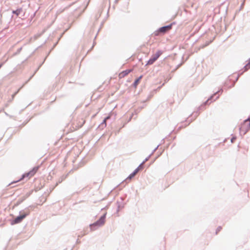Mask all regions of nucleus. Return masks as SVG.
I'll use <instances>...</instances> for the list:
<instances>
[{"label":"nucleus","mask_w":250,"mask_h":250,"mask_svg":"<svg viewBox=\"0 0 250 250\" xmlns=\"http://www.w3.org/2000/svg\"><path fill=\"white\" fill-rule=\"evenodd\" d=\"M161 145V144H159V145H158L153 150L150 154L152 155L154 154V153L157 150V149L158 148V147Z\"/></svg>","instance_id":"6ab92c4d"},{"label":"nucleus","mask_w":250,"mask_h":250,"mask_svg":"<svg viewBox=\"0 0 250 250\" xmlns=\"http://www.w3.org/2000/svg\"><path fill=\"white\" fill-rule=\"evenodd\" d=\"M118 1H119V0H115L114 2L115 3H117L118 2Z\"/></svg>","instance_id":"e433bc0d"},{"label":"nucleus","mask_w":250,"mask_h":250,"mask_svg":"<svg viewBox=\"0 0 250 250\" xmlns=\"http://www.w3.org/2000/svg\"><path fill=\"white\" fill-rule=\"evenodd\" d=\"M45 60H46V58H44V59L43 60V62H45Z\"/></svg>","instance_id":"c03bdc74"},{"label":"nucleus","mask_w":250,"mask_h":250,"mask_svg":"<svg viewBox=\"0 0 250 250\" xmlns=\"http://www.w3.org/2000/svg\"><path fill=\"white\" fill-rule=\"evenodd\" d=\"M250 69V58L249 59V62L244 66V71H247Z\"/></svg>","instance_id":"4468645a"},{"label":"nucleus","mask_w":250,"mask_h":250,"mask_svg":"<svg viewBox=\"0 0 250 250\" xmlns=\"http://www.w3.org/2000/svg\"><path fill=\"white\" fill-rule=\"evenodd\" d=\"M144 163H143V162H142L140 165L137 167V168H139V170H142L144 169V166H143V164Z\"/></svg>","instance_id":"412c9836"},{"label":"nucleus","mask_w":250,"mask_h":250,"mask_svg":"<svg viewBox=\"0 0 250 250\" xmlns=\"http://www.w3.org/2000/svg\"><path fill=\"white\" fill-rule=\"evenodd\" d=\"M211 41L207 42L205 44L202 45V48H204V47L208 46V45L210 43H211Z\"/></svg>","instance_id":"bb28decb"},{"label":"nucleus","mask_w":250,"mask_h":250,"mask_svg":"<svg viewBox=\"0 0 250 250\" xmlns=\"http://www.w3.org/2000/svg\"><path fill=\"white\" fill-rule=\"evenodd\" d=\"M43 63V62L40 65V66L38 67V68L36 70L35 72H34V73L30 77V78L29 79V80H28V81H29L32 77L33 76H34V75L35 74V73H36V72L39 69V68L41 66V65H42V64Z\"/></svg>","instance_id":"b1692460"},{"label":"nucleus","mask_w":250,"mask_h":250,"mask_svg":"<svg viewBox=\"0 0 250 250\" xmlns=\"http://www.w3.org/2000/svg\"><path fill=\"white\" fill-rule=\"evenodd\" d=\"M106 120L105 119H104L103 122L100 124V125H99L98 128L100 129H103L106 126Z\"/></svg>","instance_id":"f8f14e48"},{"label":"nucleus","mask_w":250,"mask_h":250,"mask_svg":"<svg viewBox=\"0 0 250 250\" xmlns=\"http://www.w3.org/2000/svg\"><path fill=\"white\" fill-rule=\"evenodd\" d=\"M222 227L221 226H218L217 229H216V232H215V234H217L218 233L221 231V230L222 229Z\"/></svg>","instance_id":"4be33fe9"},{"label":"nucleus","mask_w":250,"mask_h":250,"mask_svg":"<svg viewBox=\"0 0 250 250\" xmlns=\"http://www.w3.org/2000/svg\"><path fill=\"white\" fill-rule=\"evenodd\" d=\"M120 185H123V184H119L118 186H120ZM125 185L124 184H123V186L125 187Z\"/></svg>","instance_id":"58836bf2"},{"label":"nucleus","mask_w":250,"mask_h":250,"mask_svg":"<svg viewBox=\"0 0 250 250\" xmlns=\"http://www.w3.org/2000/svg\"><path fill=\"white\" fill-rule=\"evenodd\" d=\"M236 139V137L235 136H232V137L230 139V141L232 143H234V142Z\"/></svg>","instance_id":"cd10ccee"},{"label":"nucleus","mask_w":250,"mask_h":250,"mask_svg":"<svg viewBox=\"0 0 250 250\" xmlns=\"http://www.w3.org/2000/svg\"><path fill=\"white\" fill-rule=\"evenodd\" d=\"M152 97V95H149L146 100H144L142 102L143 103H146V101H149Z\"/></svg>","instance_id":"aec40b11"},{"label":"nucleus","mask_w":250,"mask_h":250,"mask_svg":"<svg viewBox=\"0 0 250 250\" xmlns=\"http://www.w3.org/2000/svg\"><path fill=\"white\" fill-rule=\"evenodd\" d=\"M142 78H143V75H141L138 78H137L136 79H135L134 82H133V83L132 84V86L136 88L137 87V86L138 85V84L139 83Z\"/></svg>","instance_id":"9d476101"},{"label":"nucleus","mask_w":250,"mask_h":250,"mask_svg":"<svg viewBox=\"0 0 250 250\" xmlns=\"http://www.w3.org/2000/svg\"><path fill=\"white\" fill-rule=\"evenodd\" d=\"M45 60H46V58H44V59L43 60V62H45Z\"/></svg>","instance_id":"49530a36"},{"label":"nucleus","mask_w":250,"mask_h":250,"mask_svg":"<svg viewBox=\"0 0 250 250\" xmlns=\"http://www.w3.org/2000/svg\"><path fill=\"white\" fill-rule=\"evenodd\" d=\"M230 81L231 80L229 79L228 81L225 82L224 83V86L228 87L229 88V86H230V85H229V83L230 82Z\"/></svg>","instance_id":"a211bd4d"},{"label":"nucleus","mask_w":250,"mask_h":250,"mask_svg":"<svg viewBox=\"0 0 250 250\" xmlns=\"http://www.w3.org/2000/svg\"><path fill=\"white\" fill-rule=\"evenodd\" d=\"M32 208V206H30L24 210L20 211L18 216L16 217L13 216V218L9 220L10 224L14 225L21 223L30 214V210L29 208Z\"/></svg>","instance_id":"f03ea898"},{"label":"nucleus","mask_w":250,"mask_h":250,"mask_svg":"<svg viewBox=\"0 0 250 250\" xmlns=\"http://www.w3.org/2000/svg\"><path fill=\"white\" fill-rule=\"evenodd\" d=\"M157 158H158V157H156L155 158V159L154 160V161H153V162H152V163H153V162H154V161H155V160H156V159H157Z\"/></svg>","instance_id":"a19ab883"},{"label":"nucleus","mask_w":250,"mask_h":250,"mask_svg":"<svg viewBox=\"0 0 250 250\" xmlns=\"http://www.w3.org/2000/svg\"><path fill=\"white\" fill-rule=\"evenodd\" d=\"M164 141V138H163L162 140V141Z\"/></svg>","instance_id":"09e8293b"},{"label":"nucleus","mask_w":250,"mask_h":250,"mask_svg":"<svg viewBox=\"0 0 250 250\" xmlns=\"http://www.w3.org/2000/svg\"><path fill=\"white\" fill-rule=\"evenodd\" d=\"M244 123H248V122H250V115L247 118V119H245L244 121Z\"/></svg>","instance_id":"c85d7f7f"},{"label":"nucleus","mask_w":250,"mask_h":250,"mask_svg":"<svg viewBox=\"0 0 250 250\" xmlns=\"http://www.w3.org/2000/svg\"><path fill=\"white\" fill-rule=\"evenodd\" d=\"M5 62H2L0 63V69L1 68V67L3 65Z\"/></svg>","instance_id":"473e14b6"},{"label":"nucleus","mask_w":250,"mask_h":250,"mask_svg":"<svg viewBox=\"0 0 250 250\" xmlns=\"http://www.w3.org/2000/svg\"><path fill=\"white\" fill-rule=\"evenodd\" d=\"M45 60H46V58H44V59L43 60V62H45Z\"/></svg>","instance_id":"a18cd8bd"},{"label":"nucleus","mask_w":250,"mask_h":250,"mask_svg":"<svg viewBox=\"0 0 250 250\" xmlns=\"http://www.w3.org/2000/svg\"><path fill=\"white\" fill-rule=\"evenodd\" d=\"M76 243H78V244H79L81 243V241L79 240V239H77V240H76Z\"/></svg>","instance_id":"c9c22d12"},{"label":"nucleus","mask_w":250,"mask_h":250,"mask_svg":"<svg viewBox=\"0 0 250 250\" xmlns=\"http://www.w3.org/2000/svg\"><path fill=\"white\" fill-rule=\"evenodd\" d=\"M151 156H152V155L150 154H149V155L147 157H146V158H145V160L142 162H143V163H146V161H147L149 160V159L150 158V157H151Z\"/></svg>","instance_id":"5701e85b"},{"label":"nucleus","mask_w":250,"mask_h":250,"mask_svg":"<svg viewBox=\"0 0 250 250\" xmlns=\"http://www.w3.org/2000/svg\"><path fill=\"white\" fill-rule=\"evenodd\" d=\"M182 63H180V64H178V65H177V66H176V69L178 68L179 67H180V66L182 65Z\"/></svg>","instance_id":"f704fd0d"},{"label":"nucleus","mask_w":250,"mask_h":250,"mask_svg":"<svg viewBox=\"0 0 250 250\" xmlns=\"http://www.w3.org/2000/svg\"><path fill=\"white\" fill-rule=\"evenodd\" d=\"M135 174L132 172L131 173H130L128 176L126 178V179H125L124 181H123L121 184H124V183H125V184H126V181L127 180H130L131 179H132L134 176H135Z\"/></svg>","instance_id":"9b49d317"},{"label":"nucleus","mask_w":250,"mask_h":250,"mask_svg":"<svg viewBox=\"0 0 250 250\" xmlns=\"http://www.w3.org/2000/svg\"><path fill=\"white\" fill-rule=\"evenodd\" d=\"M175 24V22H173L168 25H165L159 28L156 31V35H159L160 34H164L167 33L172 28V25Z\"/></svg>","instance_id":"39448f33"},{"label":"nucleus","mask_w":250,"mask_h":250,"mask_svg":"<svg viewBox=\"0 0 250 250\" xmlns=\"http://www.w3.org/2000/svg\"><path fill=\"white\" fill-rule=\"evenodd\" d=\"M174 129H173L171 132L169 134L168 136H169L170 135V134L173 132L174 131Z\"/></svg>","instance_id":"ea45409f"},{"label":"nucleus","mask_w":250,"mask_h":250,"mask_svg":"<svg viewBox=\"0 0 250 250\" xmlns=\"http://www.w3.org/2000/svg\"><path fill=\"white\" fill-rule=\"evenodd\" d=\"M22 11V9L21 8H18L15 10H13L12 13L15 14L16 16H19L20 15Z\"/></svg>","instance_id":"ddd939ff"},{"label":"nucleus","mask_w":250,"mask_h":250,"mask_svg":"<svg viewBox=\"0 0 250 250\" xmlns=\"http://www.w3.org/2000/svg\"><path fill=\"white\" fill-rule=\"evenodd\" d=\"M95 42H94V43H93V46H94V44H95ZM93 47V46H92V48Z\"/></svg>","instance_id":"37998d69"},{"label":"nucleus","mask_w":250,"mask_h":250,"mask_svg":"<svg viewBox=\"0 0 250 250\" xmlns=\"http://www.w3.org/2000/svg\"><path fill=\"white\" fill-rule=\"evenodd\" d=\"M124 200V198L121 197L120 198V200H117V212H119L120 209H122L124 208L125 203L123 202Z\"/></svg>","instance_id":"6e6552de"},{"label":"nucleus","mask_w":250,"mask_h":250,"mask_svg":"<svg viewBox=\"0 0 250 250\" xmlns=\"http://www.w3.org/2000/svg\"><path fill=\"white\" fill-rule=\"evenodd\" d=\"M145 105H144L143 106H139L135 111L136 114H137V113L139 112L144 107Z\"/></svg>","instance_id":"f3484780"},{"label":"nucleus","mask_w":250,"mask_h":250,"mask_svg":"<svg viewBox=\"0 0 250 250\" xmlns=\"http://www.w3.org/2000/svg\"><path fill=\"white\" fill-rule=\"evenodd\" d=\"M223 91V88H221L217 91L212 94L204 103H203L200 106L198 107L197 111L193 112L190 115V116L186 121V122H188V124H185L184 125L180 126L178 128V130H179L181 128L189 125L190 123H191L200 114V110L204 109L206 108V106L209 105L211 102L218 99L219 98L220 95L222 93Z\"/></svg>","instance_id":"f257e3e1"},{"label":"nucleus","mask_w":250,"mask_h":250,"mask_svg":"<svg viewBox=\"0 0 250 250\" xmlns=\"http://www.w3.org/2000/svg\"><path fill=\"white\" fill-rule=\"evenodd\" d=\"M239 129L240 135H244L250 130V122L247 123H244L243 122L239 127Z\"/></svg>","instance_id":"423d86ee"},{"label":"nucleus","mask_w":250,"mask_h":250,"mask_svg":"<svg viewBox=\"0 0 250 250\" xmlns=\"http://www.w3.org/2000/svg\"><path fill=\"white\" fill-rule=\"evenodd\" d=\"M243 4H244V3H243L241 4V7H243Z\"/></svg>","instance_id":"79ce46f5"},{"label":"nucleus","mask_w":250,"mask_h":250,"mask_svg":"<svg viewBox=\"0 0 250 250\" xmlns=\"http://www.w3.org/2000/svg\"><path fill=\"white\" fill-rule=\"evenodd\" d=\"M21 50H22L21 47L18 48L17 49V51L16 52V53H15V55H17V54H19L21 52Z\"/></svg>","instance_id":"a878e982"},{"label":"nucleus","mask_w":250,"mask_h":250,"mask_svg":"<svg viewBox=\"0 0 250 250\" xmlns=\"http://www.w3.org/2000/svg\"><path fill=\"white\" fill-rule=\"evenodd\" d=\"M106 216V213L103 214L100 217L93 223L90 224L89 225L90 230L91 231L97 230L99 228L103 226L105 222V218Z\"/></svg>","instance_id":"7ed1b4c3"},{"label":"nucleus","mask_w":250,"mask_h":250,"mask_svg":"<svg viewBox=\"0 0 250 250\" xmlns=\"http://www.w3.org/2000/svg\"><path fill=\"white\" fill-rule=\"evenodd\" d=\"M5 62H2L0 63V69L1 68V67L3 65Z\"/></svg>","instance_id":"2f4dec72"},{"label":"nucleus","mask_w":250,"mask_h":250,"mask_svg":"<svg viewBox=\"0 0 250 250\" xmlns=\"http://www.w3.org/2000/svg\"><path fill=\"white\" fill-rule=\"evenodd\" d=\"M132 69H127L125 70L122 71L119 75V77L120 79L124 78L125 76L127 75L130 72H132Z\"/></svg>","instance_id":"1a4fd4ad"},{"label":"nucleus","mask_w":250,"mask_h":250,"mask_svg":"<svg viewBox=\"0 0 250 250\" xmlns=\"http://www.w3.org/2000/svg\"><path fill=\"white\" fill-rule=\"evenodd\" d=\"M39 167H40V166H39L34 167L29 172L23 174L21 175V177L19 180L12 182L10 184H9V185H11L14 183H17L19 181H21L23 180L24 179V178L27 177L29 176H34L35 174V173L37 172V171L38 170Z\"/></svg>","instance_id":"20e7f679"},{"label":"nucleus","mask_w":250,"mask_h":250,"mask_svg":"<svg viewBox=\"0 0 250 250\" xmlns=\"http://www.w3.org/2000/svg\"><path fill=\"white\" fill-rule=\"evenodd\" d=\"M84 231H85V232L83 234H82L81 235H79L78 237L81 238V237H83L84 235L87 234L88 233V232L87 231L85 230Z\"/></svg>","instance_id":"393cba45"},{"label":"nucleus","mask_w":250,"mask_h":250,"mask_svg":"<svg viewBox=\"0 0 250 250\" xmlns=\"http://www.w3.org/2000/svg\"><path fill=\"white\" fill-rule=\"evenodd\" d=\"M102 11L101 10H99L98 13L95 15V19L97 20L101 16Z\"/></svg>","instance_id":"dca6fc26"},{"label":"nucleus","mask_w":250,"mask_h":250,"mask_svg":"<svg viewBox=\"0 0 250 250\" xmlns=\"http://www.w3.org/2000/svg\"><path fill=\"white\" fill-rule=\"evenodd\" d=\"M139 170H140L139 168L137 167L132 172L135 175L139 171Z\"/></svg>","instance_id":"c756f323"},{"label":"nucleus","mask_w":250,"mask_h":250,"mask_svg":"<svg viewBox=\"0 0 250 250\" xmlns=\"http://www.w3.org/2000/svg\"><path fill=\"white\" fill-rule=\"evenodd\" d=\"M132 115L131 116V117H130V118H129V120H131V118H132Z\"/></svg>","instance_id":"de8ad7c7"},{"label":"nucleus","mask_w":250,"mask_h":250,"mask_svg":"<svg viewBox=\"0 0 250 250\" xmlns=\"http://www.w3.org/2000/svg\"><path fill=\"white\" fill-rule=\"evenodd\" d=\"M163 54V51L161 50H158L155 54H153L150 59L147 61L146 65L152 64Z\"/></svg>","instance_id":"0eeeda50"},{"label":"nucleus","mask_w":250,"mask_h":250,"mask_svg":"<svg viewBox=\"0 0 250 250\" xmlns=\"http://www.w3.org/2000/svg\"><path fill=\"white\" fill-rule=\"evenodd\" d=\"M19 90H20V89H18L16 92H15L13 94V95H12V97H13V98H14V96H15V95H16V94L19 92Z\"/></svg>","instance_id":"7c9ffc66"},{"label":"nucleus","mask_w":250,"mask_h":250,"mask_svg":"<svg viewBox=\"0 0 250 250\" xmlns=\"http://www.w3.org/2000/svg\"><path fill=\"white\" fill-rule=\"evenodd\" d=\"M120 185H123V184H119L118 186H120ZM125 185L124 184H123V186L125 187Z\"/></svg>","instance_id":"4c0bfd02"},{"label":"nucleus","mask_w":250,"mask_h":250,"mask_svg":"<svg viewBox=\"0 0 250 250\" xmlns=\"http://www.w3.org/2000/svg\"><path fill=\"white\" fill-rule=\"evenodd\" d=\"M239 76H240V74H238V75H237V77H236V79H235V81H234V82L232 83V84L230 85V86H229V88H231V87H233V86L235 85V83L238 81V78H239Z\"/></svg>","instance_id":"2eb2a0df"},{"label":"nucleus","mask_w":250,"mask_h":250,"mask_svg":"<svg viewBox=\"0 0 250 250\" xmlns=\"http://www.w3.org/2000/svg\"><path fill=\"white\" fill-rule=\"evenodd\" d=\"M110 118V115H108V116H107L106 117L104 118V119L107 120H108V119H109Z\"/></svg>","instance_id":"72a5a7b5"}]
</instances>
